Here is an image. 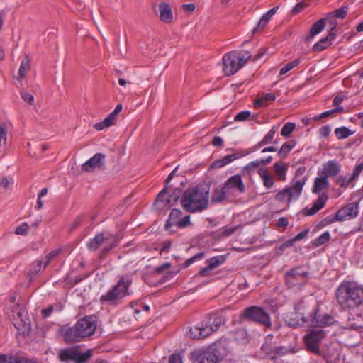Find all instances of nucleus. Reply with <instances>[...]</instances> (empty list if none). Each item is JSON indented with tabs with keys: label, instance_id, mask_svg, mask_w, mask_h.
Instances as JSON below:
<instances>
[{
	"label": "nucleus",
	"instance_id": "obj_37",
	"mask_svg": "<svg viewBox=\"0 0 363 363\" xmlns=\"http://www.w3.org/2000/svg\"><path fill=\"white\" fill-rule=\"evenodd\" d=\"M43 262H44L42 259H37L33 262L29 266L28 274L31 276L38 274L43 269H44L43 267H42Z\"/></svg>",
	"mask_w": 363,
	"mask_h": 363
},
{
	"label": "nucleus",
	"instance_id": "obj_55",
	"mask_svg": "<svg viewBox=\"0 0 363 363\" xmlns=\"http://www.w3.org/2000/svg\"><path fill=\"white\" fill-rule=\"evenodd\" d=\"M190 225H191L190 220V215L185 216L184 218L179 219V220L177 222V226L180 228H184Z\"/></svg>",
	"mask_w": 363,
	"mask_h": 363
},
{
	"label": "nucleus",
	"instance_id": "obj_56",
	"mask_svg": "<svg viewBox=\"0 0 363 363\" xmlns=\"http://www.w3.org/2000/svg\"><path fill=\"white\" fill-rule=\"evenodd\" d=\"M28 228L29 225L27 223H23L16 228L15 233L17 235H26L28 233Z\"/></svg>",
	"mask_w": 363,
	"mask_h": 363
},
{
	"label": "nucleus",
	"instance_id": "obj_24",
	"mask_svg": "<svg viewBox=\"0 0 363 363\" xmlns=\"http://www.w3.org/2000/svg\"><path fill=\"white\" fill-rule=\"evenodd\" d=\"M315 178L312 191L315 194H320L321 191L328 189L329 182L328 178L322 174Z\"/></svg>",
	"mask_w": 363,
	"mask_h": 363
},
{
	"label": "nucleus",
	"instance_id": "obj_44",
	"mask_svg": "<svg viewBox=\"0 0 363 363\" xmlns=\"http://www.w3.org/2000/svg\"><path fill=\"white\" fill-rule=\"evenodd\" d=\"M182 191V189L175 188L172 192L169 194L166 200L167 205H169L171 201H174V203H177L181 196Z\"/></svg>",
	"mask_w": 363,
	"mask_h": 363
},
{
	"label": "nucleus",
	"instance_id": "obj_12",
	"mask_svg": "<svg viewBox=\"0 0 363 363\" xmlns=\"http://www.w3.org/2000/svg\"><path fill=\"white\" fill-rule=\"evenodd\" d=\"M223 186L230 195L243 194L245 191V186L240 174H235L228 178Z\"/></svg>",
	"mask_w": 363,
	"mask_h": 363
},
{
	"label": "nucleus",
	"instance_id": "obj_32",
	"mask_svg": "<svg viewBox=\"0 0 363 363\" xmlns=\"http://www.w3.org/2000/svg\"><path fill=\"white\" fill-rule=\"evenodd\" d=\"M274 168L277 179L279 181L284 182L286 179V164L283 162H276L274 164Z\"/></svg>",
	"mask_w": 363,
	"mask_h": 363
},
{
	"label": "nucleus",
	"instance_id": "obj_20",
	"mask_svg": "<svg viewBox=\"0 0 363 363\" xmlns=\"http://www.w3.org/2000/svg\"><path fill=\"white\" fill-rule=\"evenodd\" d=\"M327 200L328 196L325 194L322 193L318 196V199L315 201L312 207L305 208L303 209V215L308 216L315 214L319 210L323 208Z\"/></svg>",
	"mask_w": 363,
	"mask_h": 363
},
{
	"label": "nucleus",
	"instance_id": "obj_26",
	"mask_svg": "<svg viewBox=\"0 0 363 363\" xmlns=\"http://www.w3.org/2000/svg\"><path fill=\"white\" fill-rule=\"evenodd\" d=\"M182 212L180 209L178 208H173L169 215V218L166 221V223L164 225V229L167 230H169L171 233L173 231L171 230V228L173 225H177V222L179 220V218L182 216Z\"/></svg>",
	"mask_w": 363,
	"mask_h": 363
},
{
	"label": "nucleus",
	"instance_id": "obj_53",
	"mask_svg": "<svg viewBox=\"0 0 363 363\" xmlns=\"http://www.w3.org/2000/svg\"><path fill=\"white\" fill-rule=\"evenodd\" d=\"M249 119H250V111H243L239 112L234 117V121L236 122L245 121H247Z\"/></svg>",
	"mask_w": 363,
	"mask_h": 363
},
{
	"label": "nucleus",
	"instance_id": "obj_29",
	"mask_svg": "<svg viewBox=\"0 0 363 363\" xmlns=\"http://www.w3.org/2000/svg\"><path fill=\"white\" fill-rule=\"evenodd\" d=\"M205 323L212 326L213 331H216L222 324L224 323V320L221 315L218 313H210L207 316V320H204Z\"/></svg>",
	"mask_w": 363,
	"mask_h": 363
},
{
	"label": "nucleus",
	"instance_id": "obj_13",
	"mask_svg": "<svg viewBox=\"0 0 363 363\" xmlns=\"http://www.w3.org/2000/svg\"><path fill=\"white\" fill-rule=\"evenodd\" d=\"M208 323L202 321L199 325L191 327L189 330L186 331V335L191 339L198 340L209 336L213 332V329H212V326Z\"/></svg>",
	"mask_w": 363,
	"mask_h": 363
},
{
	"label": "nucleus",
	"instance_id": "obj_54",
	"mask_svg": "<svg viewBox=\"0 0 363 363\" xmlns=\"http://www.w3.org/2000/svg\"><path fill=\"white\" fill-rule=\"evenodd\" d=\"M324 19H325V23L327 22L330 27V31L333 32L337 25L335 18H334L332 14L328 13Z\"/></svg>",
	"mask_w": 363,
	"mask_h": 363
},
{
	"label": "nucleus",
	"instance_id": "obj_17",
	"mask_svg": "<svg viewBox=\"0 0 363 363\" xmlns=\"http://www.w3.org/2000/svg\"><path fill=\"white\" fill-rule=\"evenodd\" d=\"M251 320L267 328L271 326V320L269 314L259 307L251 306Z\"/></svg>",
	"mask_w": 363,
	"mask_h": 363
},
{
	"label": "nucleus",
	"instance_id": "obj_9",
	"mask_svg": "<svg viewBox=\"0 0 363 363\" xmlns=\"http://www.w3.org/2000/svg\"><path fill=\"white\" fill-rule=\"evenodd\" d=\"M224 347L216 346L215 349L203 351L196 357L194 363H220L225 357Z\"/></svg>",
	"mask_w": 363,
	"mask_h": 363
},
{
	"label": "nucleus",
	"instance_id": "obj_15",
	"mask_svg": "<svg viewBox=\"0 0 363 363\" xmlns=\"http://www.w3.org/2000/svg\"><path fill=\"white\" fill-rule=\"evenodd\" d=\"M105 157V155L102 153L99 152L95 154L82 164V169L88 172H91L94 168H99L101 170L106 169V166L104 164Z\"/></svg>",
	"mask_w": 363,
	"mask_h": 363
},
{
	"label": "nucleus",
	"instance_id": "obj_18",
	"mask_svg": "<svg viewBox=\"0 0 363 363\" xmlns=\"http://www.w3.org/2000/svg\"><path fill=\"white\" fill-rule=\"evenodd\" d=\"M342 169V165L336 160H328L323 165L321 172L318 174H322L325 177H333L337 175Z\"/></svg>",
	"mask_w": 363,
	"mask_h": 363
},
{
	"label": "nucleus",
	"instance_id": "obj_51",
	"mask_svg": "<svg viewBox=\"0 0 363 363\" xmlns=\"http://www.w3.org/2000/svg\"><path fill=\"white\" fill-rule=\"evenodd\" d=\"M116 247V242L114 243H110V245L108 246H105L104 247H103L101 249V250L100 251L99 254V258L100 259H104L106 255H108V253L113 249H114Z\"/></svg>",
	"mask_w": 363,
	"mask_h": 363
},
{
	"label": "nucleus",
	"instance_id": "obj_58",
	"mask_svg": "<svg viewBox=\"0 0 363 363\" xmlns=\"http://www.w3.org/2000/svg\"><path fill=\"white\" fill-rule=\"evenodd\" d=\"M88 277V274L76 276L74 279L68 280L67 284L71 286H74L86 279Z\"/></svg>",
	"mask_w": 363,
	"mask_h": 363
},
{
	"label": "nucleus",
	"instance_id": "obj_22",
	"mask_svg": "<svg viewBox=\"0 0 363 363\" xmlns=\"http://www.w3.org/2000/svg\"><path fill=\"white\" fill-rule=\"evenodd\" d=\"M160 19L164 23H170L173 19V13L169 4L162 2L159 4Z\"/></svg>",
	"mask_w": 363,
	"mask_h": 363
},
{
	"label": "nucleus",
	"instance_id": "obj_25",
	"mask_svg": "<svg viewBox=\"0 0 363 363\" xmlns=\"http://www.w3.org/2000/svg\"><path fill=\"white\" fill-rule=\"evenodd\" d=\"M32 359H28L20 355H11L0 353V363H31Z\"/></svg>",
	"mask_w": 363,
	"mask_h": 363
},
{
	"label": "nucleus",
	"instance_id": "obj_59",
	"mask_svg": "<svg viewBox=\"0 0 363 363\" xmlns=\"http://www.w3.org/2000/svg\"><path fill=\"white\" fill-rule=\"evenodd\" d=\"M361 160V162L357 164L354 167V172L352 174V179H357L363 170V160Z\"/></svg>",
	"mask_w": 363,
	"mask_h": 363
},
{
	"label": "nucleus",
	"instance_id": "obj_5",
	"mask_svg": "<svg viewBox=\"0 0 363 363\" xmlns=\"http://www.w3.org/2000/svg\"><path fill=\"white\" fill-rule=\"evenodd\" d=\"M131 283L132 280L128 277H121L116 285L100 297L101 302L117 305L118 301L129 294L128 289Z\"/></svg>",
	"mask_w": 363,
	"mask_h": 363
},
{
	"label": "nucleus",
	"instance_id": "obj_8",
	"mask_svg": "<svg viewBox=\"0 0 363 363\" xmlns=\"http://www.w3.org/2000/svg\"><path fill=\"white\" fill-rule=\"evenodd\" d=\"M325 337V333L322 329L311 330L304 336L307 349L313 353L320 354L319 346Z\"/></svg>",
	"mask_w": 363,
	"mask_h": 363
},
{
	"label": "nucleus",
	"instance_id": "obj_43",
	"mask_svg": "<svg viewBox=\"0 0 363 363\" xmlns=\"http://www.w3.org/2000/svg\"><path fill=\"white\" fill-rule=\"evenodd\" d=\"M353 132L346 127L337 128L335 130V134L338 139L347 138Z\"/></svg>",
	"mask_w": 363,
	"mask_h": 363
},
{
	"label": "nucleus",
	"instance_id": "obj_23",
	"mask_svg": "<svg viewBox=\"0 0 363 363\" xmlns=\"http://www.w3.org/2000/svg\"><path fill=\"white\" fill-rule=\"evenodd\" d=\"M335 35L334 32L329 31L328 35L325 38L320 39L318 43H316L313 47V50L315 52H320L327 48H328L335 40Z\"/></svg>",
	"mask_w": 363,
	"mask_h": 363
},
{
	"label": "nucleus",
	"instance_id": "obj_38",
	"mask_svg": "<svg viewBox=\"0 0 363 363\" xmlns=\"http://www.w3.org/2000/svg\"><path fill=\"white\" fill-rule=\"evenodd\" d=\"M295 145L296 142L293 140L284 143L278 152L279 155L281 157H286L287 154L294 147Z\"/></svg>",
	"mask_w": 363,
	"mask_h": 363
},
{
	"label": "nucleus",
	"instance_id": "obj_50",
	"mask_svg": "<svg viewBox=\"0 0 363 363\" xmlns=\"http://www.w3.org/2000/svg\"><path fill=\"white\" fill-rule=\"evenodd\" d=\"M347 13V9L346 7H341L335 11L330 13V14H332L333 16L335 18H344Z\"/></svg>",
	"mask_w": 363,
	"mask_h": 363
},
{
	"label": "nucleus",
	"instance_id": "obj_27",
	"mask_svg": "<svg viewBox=\"0 0 363 363\" xmlns=\"http://www.w3.org/2000/svg\"><path fill=\"white\" fill-rule=\"evenodd\" d=\"M104 241H108V238L105 237V234L99 233L87 242L86 247L89 250L95 251Z\"/></svg>",
	"mask_w": 363,
	"mask_h": 363
},
{
	"label": "nucleus",
	"instance_id": "obj_21",
	"mask_svg": "<svg viewBox=\"0 0 363 363\" xmlns=\"http://www.w3.org/2000/svg\"><path fill=\"white\" fill-rule=\"evenodd\" d=\"M279 7L277 6L274 7L264 14L257 23L256 26L253 28L252 33L255 34L259 33L267 26L272 16L276 13Z\"/></svg>",
	"mask_w": 363,
	"mask_h": 363
},
{
	"label": "nucleus",
	"instance_id": "obj_41",
	"mask_svg": "<svg viewBox=\"0 0 363 363\" xmlns=\"http://www.w3.org/2000/svg\"><path fill=\"white\" fill-rule=\"evenodd\" d=\"M330 239V234L328 231L324 232L322 235L318 237L315 240H313V245L318 247L320 246L327 242H328Z\"/></svg>",
	"mask_w": 363,
	"mask_h": 363
},
{
	"label": "nucleus",
	"instance_id": "obj_46",
	"mask_svg": "<svg viewBox=\"0 0 363 363\" xmlns=\"http://www.w3.org/2000/svg\"><path fill=\"white\" fill-rule=\"evenodd\" d=\"M204 252H201L196 254L194 256L191 257L189 259H187L182 264V267L183 269L189 267L191 264H193L195 261L201 259L204 257Z\"/></svg>",
	"mask_w": 363,
	"mask_h": 363
},
{
	"label": "nucleus",
	"instance_id": "obj_60",
	"mask_svg": "<svg viewBox=\"0 0 363 363\" xmlns=\"http://www.w3.org/2000/svg\"><path fill=\"white\" fill-rule=\"evenodd\" d=\"M6 143V130L4 123H0V146Z\"/></svg>",
	"mask_w": 363,
	"mask_h": 363
},
{
	"label": "nucleus",
	"instance_id": "obj_11",
	"mask_svg": "<svg viewBox=\"0 0 363 363\" xmlns=\"http://www.w3.org/2000/svg\"><path fill=\"white\" fill-rule=\"evenodd\" d=\"M97 320L96 315H85L77 320V326H79L84 338L92 335L95 333Z\"/></svg>",
	"mask_w": 363,
	"mask_h": 363
},
{
	"label": "nucleus",
	"instance_id": "obj_62",
	"mask_svg": "<svg viewBox=\"0 0 363 363\" xmlns=\"http://www.w3.org/2000/svg\"><path fill=\"white\" fill-rule=\"evenodd\" d=\"M342 111H343V108L342 107H337V108H335L334 109H332V110L323 112V113H321L319 116L318 118H325V117L331 116L334 113H337V112L340 113Z\"/></svg>",
	"mask_w": 363,
	"mask_h": 363
},
{
	"label": "nucleus",
	"instance_id": "obj_28",
	"mask_svg": "<svg viewBox=\"0 0 363 363\" xmlns=\"http://www.w3.org/2000/svg\"><path fill=\"white\" fill-rule=\"evenodd\" d=\"M237 227L226 225L220 228L219 230L214 231L211 233V235L215 239H223L232 235L236 230Z\"/></svg>",
	"mask_w": 363,
	"mask_h": 363
},
{
	"label": "nucleus",
	"instance_id": "obj_19",
	"mask_svg": "<svg viewBox=\"0 0 363 363\" xmlns=\"http://www.w3.org/2000/svg\"><path fill=\"white\" fill-rule=\"evenodd\" d=\"M63 337L67 344L79 342L84 338L77 323L74 326L65 330Z\"/></svg>",
	"mask_w": 363,
	"mask_h": 363
},
{
	"label": "nucleus",
	"instance_id": "obj_34",
	"mask_svg": "<svg viewBox=\"0 0 363 363\" xmlns=\"http://www.w3.org/2000/svg\"><path fill=\"white\" fill-rule=\"evenodd\" d=\"M325 26V19H320L316 21L311 27L310 30V35L308 38H312L319 33H320Z\"/></svg>",
	"mask_w": 363,
	"mask_h": 363
},
{
	"label": "nucleus",
	"instance_id": "obj_52",
	"mask_svg": "<svg viewBox=\"0 0 363 363\" xmlns=\"http://www.w3.org/2000/svg\"><path fill=\"white\" fill-rule=\"evenodd\" d=\"M354 180L355 179H352V176L349 179H347L345 177H341L337 179L336 183L341 187L347 188Z\"/></svg>",
	"mask_w": 363,
	"mask_h": 363
},
{
	"label": "nucleus",
	"instance_id": "obj_10",
	"mask_svg": "<svg viewBox=\"0 0 363 363\" xmlns=\"http://www.w3.org/2000/svg\"><path fill=\"white\" fill-rule=\"evenodd\" d=\"M286 283L289 287L300 288L306 284L307 272L301 267H296L285 274Z\"/></svg>",
	"mask_w": 363,
	"mask_h": 363
},
{
	"label": "nucleus",
	"instance_id": "obj_3",
	"mask_svg": "<svg viewBox=\"0 0 363 363\" xmlns=\"http://www.w3.org/2000/svg\"><path fill=\"white\" fill-rule=\"evenodd\" d=\"M335 296L342 310L355 308L363 302V287L356 282H342L337 289Z\"/></svg>",
	"mask_w": 363,
	"mask_h": 363
},
{
	"label": "nucleus",
	"instance_id": "obj_49",
	"mask_svg": "<svg viewBox=\"0 0 363 363\" xmlns=\"http://www.w3.org/2000/svg\"><path fill=\"white\" fill-rule=\"evenodd\" d=\"M300 63V60L298 59L294 60L292 62H289L284 67H283L280 70V74L283 75L287 73L289 71L292 69L294 67H296Z\"/></svg>",
	"mask_w": 363,
	"mask_h": 363
},
{
	"label": "nucleus",
	"instance_id": "obj_39",
	"mask_svg": "<svg viewBox=\"0 0 363 363\" xmlns=\"http://www.w3.org/2000/svg\"><path fill=\"white\" fill-rule=\"evenodd\" d=\"M226 260V255H218L215 256L209 259H208V262L209 264V268L215 269L218 266L223 264Z\"/></svg>",
	"mask_w": 363,
	"mask_h": 363
},
{
	"label": "nucleus",
	"instance_id": "obj_4",
	"mask_svg": "<svg viewBox=\"0 0 363 363\" xmlns=\"http://www.w3.org/2000/svg\"><path fill=\"white\" fill-rule=\"evenodd\" d=\"M246 43L247 41L242 43L240 50H233L223 55V71L225 75L234 74L250 60V51L244 48Z\"/></svg>",
	"mask_w": 363,
	"mask_h": 363
},
{
	"label": "nucleus",
	"instance_id": "obj_33",
	"mask_svg": "<svg viewBox=\"0 0 363 363\" xmlns=\"http://www.w3.org/2000/svg\"><path fill=\"white\" fill-rule=\"evenodd\" d=\"M30 60L28 55L22 60L19 69H18V79H22L25 77L26 72L30 69Z\"/></svg>",
	"mask_w": 363,
	"mask_h": 363
},
{
	"label": "nucleus",
	"instance_id": "obj_40",
	"mask_svg": "<svg viewBox=\"0 0 363 363\" xmlns=\"http://www.w3.org/2000/svg\"><path fill=\"white\" fill-rule=\"evenodd\" d=\"M265 55V50H261L259 51L257 54L255 55V57L251 59V61H252L255 65V67L257 69L266 60L267 58H263Z\"/></svg>",
	"mask_w": 363,
	"mask_h": 363
},
{
	"label": "nucleus",
	"instance_id": "obj_35",
	"mask_svg": "<svg viewBox=\"0 0 363 363\" xmlns=\"http://www.w3.org/2000/svg\"><path fill=\"white\" fill-rule=\"evenodd\" d=\"M18 316L21 318V323H18V325L15 324V326L18 330L19 333H21L23 336H28L30 332V325L26 323V321L22 319L21 313H18Z\"/></svg>",
	"mask_w": 363,
	"mask_h": 363
},
{
	"label": "nucleus",
	"instance_id": "obj_16",
	"mask_svg": "<svg viewBox=\"0 0 363 363\" xmlns=\"http://www.w3.org/2000/svg\"><path fill=\"white\" fill-rule=\"evenodd\" d=\"M250 153L248 150H242L239 152H234L230 155L224 156L221 159L215 160L210 166L209 169H218L221 168L226 164L230 163L235 160L239 159L243 156H245Z\"/></svg>",
	"mask_w": 363,
	"mask_h": 363
},
{
	"label": "nucleus",
	"instance_id": "obj_1",
	"mask_svg": "<svg viewBox=\"0 0 363 363\" xmlns=\"http://www.w3.org/2000/svg\"><path fill=\"white\" fill-rule=\"evenodd\" d=\"M297 318H301V322H289L288 325L291 328L308 325L311 327H324L331 325L334 322L333 316L325 314H319L318 307L315 306L310 308L304 306L303 302L295 306Z\"/></svg>",
	"mask_w": 363,
	"mask_h": 363
},
{
	"label": "nucleus",
	"instance_id": "obj_2",
	"mask_svg": "<svg viewBox=\"0 0 363 363\" xmlns=\"http://www.w3.org/2000/svg\"><path fill=\"white\" fill-rule=\"evenodd\" d=\"M210 188L207 185L196 186L186 189L182 196L181 204L189 213L200 212L207 208Z\"/></svg>",
	"mask_w": 363,
	"mask_h": 363
},
{
	"label": "nucleus",
	"instance_id": "obj_31",
	"mask_svg": "<svg viewBox=\"0 0 363 363\" xmlns=\"http://www.w3.org/2000/svg\"><path fill=\"white\" fill-rule=\"evenodd\" d=\"M259 175L262 179V181L263 182L264 186L267 188L270 189L274 185V179L273 177L269 174L267 169L266 168H261L259 169Z\"/></svg>",
	"mask_w": 363,
	"mask_h": 363
},
{
	"label": "nucleus",
	"instance_id": "obj_63",
	"mask_svg": "<svg viewBox=\"0 0 363 363\" xmlns=\"http://www.w3.org/2000/svg\"><path fill=\"white\" fill-rule=\"evenodd\" d=\"M167 188L168 187L167 186H165L164 188L157 194L156 201H161V202L166 201L167 199L168 198V196L167 197L166 196V194L167 193Z\"/></svg>",
	"mask_w": 363,
	"mask_h": 363
},
{
	"label": "nucleus",
	"instance_id": "obj_6",
	"mask_svg": "<svg viewBox=\"0 0 363 363\" xmlns=\"http://www.w3.org/2000/svg\"><path fill=\"white\" fill-rule=\"evenodd\" d=\"M93 356V350L88 349L85 352L80 351L79 345L62 349L58 355L60 361L65 363H86Z\"/></svg>",
	"mask_w": 363,
	"mask_h": 363
},
{
	"label": "nucleus",
	"instance_id": "obj_30",
	"mask_svg": "<svg viewBox=\"0 0 363 363\" xmlns=\"http://www.w3.org/2000/svg\"><path fill=\"white\" fill-rule=\"evenodd\" d=\"M229 195L224 186L222 188H216L212 193L211 202L214 203L223 202Z\"/></svg>",
	"mask_w": 363,
	"mask_h": 363
},
{
	"label": "nucleus",
	"instance_id": "obj_45",
	"mask_svg": "<svg viewBox=\"0 0 363 363\" xmlns=\"http://www.w3.org/2000/svg\"><path fill=\"white\" fill-rule=\"evenodd\" d=\"M278 129L279 125L273 126L272 129L269 131V133L264 137L262 140L260 142L259 145L272 143V140L274 138V135L277 132Z\"/></svg>",
	"mask_w": 363,
	"mask_h": 363
},
{
	"label": "nucleus",
	"instance_id": "obj_57",
	"mask_svg": "<svg viewBox=\"0 0 363 363\" xmlns=\"http://www.w3.org/2000/svg\"><path fill=\"white\" fill-rule=\"evenodd\" d=\"M20 94H21L22 99L25 102L28 103L30 105H33L34 104V97L32 94H30L28 92H26L24 91H21Z\"/></svg>",
	"mask_w": 363,
	"mask_h": 363
},
{
	"label": "nucleus",
	"instance_id": "obj_47",
	"mask_svg": "<svg viewBox=\"0 0 363 363\" xmlns=\"http://www.w3.org/2000/svg\"><path fill=\"white\" fill-rule=\"evenodd\" d=\"M275 199L280 202H288L290 203L292 200L289 199L286 189L284 188L282 190L278 191L275 195Z\"/></svg>",
	"mask_w": 363,
	"mask_h": 363
},
{
	"label": "nucleus",
	"instance_id": "obj_42",
	"mask_svg": "<svg viewBox=\"0 0 363 363\" xmlns=\"http://www.w3.org/2000/svg\"><path fill=\"white\" fill-rule=\"evenodd\" d=\"M62 252V248H57L56 250H54L51 251L50 252L48 253L45 259V260H43V268H45L50 262L55 258L57 256H58Z\"/></svg>",
	"mask_w": 363,
	"mask_h": 363
},
{
	"label": "nucleus",
	"instance_id": "obj_61",
	"mask_svg": "<svg viewBox=\"0 0 363 363\" xmlns=\"http://www.w3.org/2000/svg\"><path fill=\"white\" fill-rule=\"evenodd\" d=\"M169 363H183L182 356L179 353H174L169 357Z\"/></svg>",
	"mask_w": 363,
	"mask_h": 363
},
{
	"label": "nucleus",
	"instance_id": "obj_36",
	"mask_svg": "<svg viewBox=\"0 0 363 363\" xmlns=\"http://www.w3.org/2000/svg\"><path fill=\"white\" fill-rule=\"evenodd\" d=\"M235 340L240 344H247L248 342V334L245 328L238 329L235 332Z\"/></svg>",
	"mask_w": 363,
	"mask_h": 363
},
{
	"label": "nucleus",
	"instance_id": "obj_64",
	"mask_svg": "<svg viewBox=\"0 0 363 363\" xmlns=\"http://www.w3.org/2000/svg\"><path fill=\"white\" fill-rule=\"evenodd\" d=\"M171 267V264L169 262H166L162 265L158 266L154 269V273L157 274H162L165 269H169Z\"/></svg>",
	"mask_w": 363,
	"mask_h": 363
},
{
	"label": "nucleus",
	"instance_id": "obj_48",
	"mask_svg": "<svg viewBox=\"0 0 363 363\" xmlns=\"http://www.w3.org/2000/svg\"><path fill=\"white\" fill-rule=\"evenodd\" d=\"M296 128V124L294 123H286L281 130V135L284 137H289Z\"/></svg>",
	"mask_w": 363,
	"mask_h": 363
},
{
	"label": "nucleus",
	"instance_id": "obj_14",
	"mask_svg": "<svg viewBox=\"0 0 363 363\" xmlns=\"http://www.w3.org/2000/svg\"><path fill=\"white\" fill-rule=\"evenodd\" d=\"M358 213V204L357 203H350L337 212L335 220L343 221L347 219L356 218Z\"/></svg>",
	"mask_w": 363,
	"mask_h": 363
},
{
	"label": "nucleus",
	"instance_id": "obj_7",
	"mask_svg": "<svg viewBox=\"0 0 363 363\" xmlns=\"http://www.w3.org/2000/svg\"><path fill=\"white\" fill-rule=\"evenodd\" d=\"M307 179L308 176L306 174V167H298L296 171L290 186L285 187L290 200H296L299 198Z\"/></svg>",
	"mask_w": 363,
	"mask_h": 363
}]
</instances>
